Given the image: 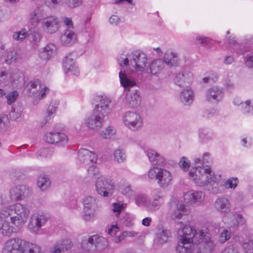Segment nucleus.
<instances>
[{
    "label": "nucleus",
    "mask_w": 253,
    "mask_h": 253,
    "mask_svg": "<svg viewBox=\"0 0 253 253\" xmlns=\"http://www.w3.org/2000/svg\"><path fill=\"white\" fill-rule=\"evenodd\" d=\"M76 55L75 53L68 54L63 61V68L65 73L78 76L80 70L75 62Z\"/></svg>",
    "instance_id": "nucleus-14"
},
{
    "label": "nucleus",
    "mask_w": 253,
    "mask_h": 253,
    "mask_svg": "<svg viewBox=\"0 0 253 253\" xmlns=\"http://www.w3.org/2000/svg\"><path fill=\"white\" fill-rule=\"evenodd\" d=\"M28 33L25 29H22L20 31L14 32L12 35L13 38L19 42L23 41L28 36Z\"/></svg>",
    "instance_id": "nucleus-43"
},
{
    "label": "nucleus",
    "mask_w": 253,
    "mask_h": 253,
    "mask_svg": "<svg viewBox=\"0 0 253 253\" xmlns=\"http://www.w3.org/2000/svg\"><path fill=\"white\" fill-rule=\"evenodd\" d=\"M177 225L180 228H182L183 235L181 241L186 242H193V239L198 235L201 239H203L206 235L202 230H200L198 233L197 232L196 229L190 225H186L183 227V223L179 222L177 223Z\"/></svg>",
    "instance_id": "nucleus-15"
},
{
    "label": "nucleus",
    "mask_w": 253,
    "mask_h": 253,
    "mask_svg": "<svg viewBox=\"0 0 253 253\" xmlns=\"http://www.w3.org/2000/svg\"><path fill=\"white\" fill-rule=\"evenodd\" d=\"M164 62L161 59H157L151 62L149 66V68L146 69L148 73L153 75H156L160 73L164 67Z\"/></svg>",
    "instance_id": "nucleus-31"
},
{
    "label": "nucleus",
    "mask_w": 253,
    "mask_h": 253,
    "mask_svg": "<svg viewBox=\"0 0 253 253\" xmlns=\"http://www.w3.org/2000/svg\"><path fill=\"white\" fill-rule=\"evenodd\" d=\"M115 188L114 182L110 177L101 175L95 183V189L97 193L104 197L111 196Z\"/></svg>",
    "instance_id": "nucleus-7"
},
{
    "label": "nucleus",
    "mask_w": 253,
    "mask_h": 253,
    "mask_svg": "<svg viewBox=\"0 0 253 253\" xmlns=\"http://www.w3.org/2000/svg\"><path fill=\"white\" fill-rule=\"evenodd\" d=\"M45 140L51 144H55L58 146H64L68 142V136L64 133L59 132H50L45 134Z\"/></svg>",
    "instance_id": "nucleus-17"
},
{
    "label": "nucleus",
    "mask_w": 253,
    "mask_h": 253,
    "mask_svg": "<svg viewBox=\"0 0 253 253\" xmlns=\"http://www.w3.org/2000/svg\"><path fill=\"white\" fill-rule=\"evenodd\" d=\"M179 56L175 52L167 51L165 54V62L170 67L176 66L179 62Z\"/></svg>",
    "instance_id": "nucleus-33"
},
{
    "label": "nucleus",
    "mask_w": 253,
    "mask_h": 253,
    "mask_svg": "<svg viewBox=\"0 0 253 253\" xmlns=\"http://www.w3.org/2000/svg\"><path fill=\"white\" fill-rule=\"evenodd\" d=\"M119 231V227L117 225H113L108 229V234L112 236L115 235Z\"/></svg>",
    "instance_id": "nucleus-64"
},
{
    "label": "nucleus",
    "mask_w": 253,
    "mask_h": 253,
    "mask_svg": "<svg viewBox=\"0 0 253 253\" xmlns=\"http://www.w3.org/2000/svg\"><path fill=\"white\" fill-rule=\"evenodd\" d=\"M153 200H150L148 210L150 211H155L158 210L164 203V199L161 192L158 190L153 191Z\"/></svg>",
    "instance_id": "nucleus-26"
},
{
    "label": "nucleus",
    "mask_w": 253,
    "mask_h": 253,
    "mask_svg": "<svg viewBox=\"0 0 253 253\" xmlns=\"http://www.w3.org/2000/svg\"><path fill=\"white\" fill-rule=\"evenodd\" d=\"M238 182V180L237 178H229L224 183V186L227 189H235Z\"/></svg>",
    "instance_id": "nucleus-47"
},
{
    "label": "nucleus",
    "mask_w": 253,
    "mask_h": 253,
    "mask_svg": "<svg viewBox=\"0 0 253 253\" xmlns=\"http://www.w3.org/2000/svg\"><path fill=\"white\" fill-rule=\"evenodd\" d=\"M156 236L157 243L159 244L163 245L171 238V232L163 226H159L157 229Z\"/></svg>",
    "instance_id": "nucleus-25"
},
{
    "label": "nucleus",
    "mask_w": 253,
    "mask_h": 253,
    "mask_svg": "<svg viewBox=\"0 0 253 253\" xmlns=\"http://www.w3.org/2000/svg\"><path fill=\"white\" fill-rule=\"evenodd\" d=\"M193 99L194 94L191 88L186 87L181 91L180 100L185 105H190L192 103Z\"/></svg>",
    "instance_id": "nucleus-28"
},
{
    "label": "nucleus",
    "mask_w": 253,
    "mask_h": 253,
    "mask_svg": "<svg viewBox=\"0 0 253 253\" xmlns=\"http://www.w3.org/2000/svg\"><path fill=\"white\" fill-rule=\"evenodd\" d=\"M123 121L125 126L132 130L139 129L143 125V120L141 116L133 111L126 112L123 116Z\"/></svg>",
    "instance_id": "nucleus-11"
},
{
    "label": "nucleus",
    "mask_w": 253,
    "mask_h": 253,
    "mask_svg": "<svg viewBox=\"0 0 253 253\" xmlns=\"http://www.w3.org/2000/svg\"><path fill=\"white\" fill-rule=\"evenodd\" d=\"M56 109L57 107L53 105H50L49 106L47 115L40 123V126L41 127H43L50 124L51 120L54 117V114L56 112Z\"/></svg>",
    "instance_id": "nucleus-35"
},
{
    "label": "nucleus",
    "mask_w": 253,
    "mask_h": 253,
    "mask_svg": "<svg viewBox=\"0 0 253 253\" xmlns=\"http://www.w3.org/2000/svg\"><path fill=\"white\" fill-rule=\"evenodd\" d=\"M185 75L182 73L178 74L175 77V82L179 86H182L183 83L185 82Z\"/></svg>",
    "instance_id": "nucleus-55"
},
{
    "label": "nucleus",
    "mask_w": 253,
    "mask_h": 253,
    "mask_svg": "<svg viewBox=\"0 0 253 253\" xmlns=\"http://www.w3.org/2000/svg\"><path fill=\"white\" fill-rule=\"evenodd\" d=\"M49 91V88L46 87L42 88L40 81L36 80L30 82L27 84L24 89L23 92L27 96L35 97L33 100V104L36 105L39 100L45 97Z\"/></svg>",
    "instance_id": "nucleus-6"
},
{
    "label": "nucleus",
    "mask_w": 253,
    "mask_h": 253,
    "mask_svg": "<svg viewBox=\"0 0 253 253\" xmlns=\"http://www.w3.org/2000/svg\"><path fill=\"white\" fill-rule=\"evenodd\" d=\"M196 40L199 41L201 44H203L208 47H210L211 44V40L207 37H197Z\"/></svg>",
    "instance_id": "nucleus-57"
},
{
    "label": "nucleus",
    "mask_w": 253,
    "mask_h": 253,
    "mask_svg": "<svg viewBox=\"0 0 253 253\" xmlns=\"http://www.w3.org/2000/svg\"><path fill=\"white\" fill-rule=\"evenodd\" d=\"M140 102L141 98L137 90H129L126 92V102L129 107L134 108L137 107Z\"/></svg>",
    "instance_id": "nucleus-24"
},
{
    "label": "nucleus",
    "mask_w": 253,
    "mask_h": 253,
    "mask_svg": "<svg viewBox=\"0 0 253 253\" xmlns=\"http://www.w3.org/2000/svg\"><path fill=\"white\" fill-rule=\"evenodd\" d=\"M60 1L58 0H45L46 5L49 7H54L58 4Z\"/></svg>",
    "instance_id": "nucleus-63"
},
{
    "label": "nucleus",
    "mask_w": 253,
    "mask_h": 253,
    "mask_svg": "<svg viewBox=\"0 0 253 253\" xmlns=\"http://www.w3.org/2000/svg\"><path fill=\"white\" fill-rule=\"evenodd\" d=\"M22 57L23 55L21 51L14 49L7 52L4 61L5 63L10 64L13 61L21 60Z\"/></svg>",
    "instance_id": "nucleus-32"
},
{
    "label": "nucleus",
    "mask_w": 253,
    "mask_h": 253,
    "mask_svg": "<svg viewBox=\"0 0 253 253\" xmlns=\"http://www.w3.org/2000/svg\"><path fill=\"white\" fill-rule=\"evenodd\" d=\"M77 40V35L71 29H66L61 34L60 43L65 46H70L73 45Z\"/></svg>",
    "instance_id": "nucleus-21"
},
{
    "label": "nucleus",
    "mask_w": 253,
    "mask_h": 253,
    "mask_svg": "<svg viewBox=\"0 0 253 253\" xmlns=\"http://www.w3.org/2000/svg\"><path fill=\"white\" fill-rule=\"evenodd\" d=\"M8 122V118L5 115H0V131L5 129Z\"/></svg>",
    "instance_id": "nucleus-56"
},
{
    "label": "nucleus",
    "mask_w": 253,
    "mask_h": 253,
    "mask_svg": "<svg viewBox=\"0 0 253 253\" xmlns=\"http://www.w3.org/2000/svg\"><path fill=\"white\" fill-rule=\"evenodd\" d=\"M150 199L145 194L138 195L135 199V203L140 206H143L148 210Z\"/></svg>",
    "instance_id": "nucleus-39"
},
{
    "label": "nucleus",
    "mask_w": 253,
    "mask_h": 253,
    "mask_svg": "<svg viewBox=\"0 0 253 253\" xmlns=\"http://www.w3.org/2000/svg\"><path fill=\"white\" fill-rule=\"evenodd\" d=\"M215 210L223 213H228L231 211V205L229 200L225 198H219L214 203Z\"/></svg>",
    "instance_id": "nucleus-23"
},
{
    "label": "nucleus",
    "mask_w": 253,
    "mask_h": 253,
    "mask_svg": "<svg viewBox=\"0 0 253 253\" xmlns=\"http://www.w3.org/2000/svg\"><path fill=\"white\" fill-rule=\"evenodd\" d=\"M184 198L185 201L189 204L199 206L204 201L205 194L200 191L192 190L186 192Z\"/></svg>",
    "instance_id": "nucleus-19"
},
{
    "label": "nucleus",
    "mask_w": 253,
    "mask_h": 253,
    "mask_svg": "<svg viewBox=\"0 0 253 253\" xmlns=\"http://www.w3.org/2000/svg\"><path fill=\"white\" fill-rule=\"evenodd\" d=\"M99 172V169L94 166L89 167L88 169V175L90 177L97 175Z\"/></svg>",
    "instance_id": "nucleus-59"
},
{
    "label": "nucleus",
    "mask_w": 253,
    "mask_h": 253,
    "mask_svg": "<svg viewBox=\"0 0 253 253\" xmlns=\"http://www.w3.org/2000/svg\"><path fill=\"white\" fill-rule=\"evenodd\" d=\"M82 0H65L66 4L70 7L75 8L82 4Z\"/></svg>",
    "instance_id": "nucleus-54"
},
{
    "label": "nucleus",
    "mask_w": 253,
    "mask_h": 253,
    "mask_svg": "<svg viewBox=\"0 0 253 253\" xmlns=\"http://www.w3.org/2000/svg\"><path fill=\"white\" fill-rule=\"evenodd\" d=\"M230 233L227 230H224L219 236V242L221 243L225 242L230 238Z\"/></svg>",
    "instance_id": "nucleus-51"
},
{
    "label": "nucleus",
    "mask_w": 253,
    "mask_h": 253,
    "mask_svg": "<svg viewBox=\"0 0 253 253\" xmlns=\"http://www.w3.org/2000/svg\"><path fill=\"white\" fill-rule=\"evenodd\" d=\"M56 46L52 43L47 44L41 52L40 57L44 60H49L55 53Z\"/></svg>",
    "instance_id": "nucleus-34"
},
{
    "label": "nucleus",
    "mask_w": 253,
    "mask_h": 253,
    "mask_svg": "<svg viewBox=\"0 0 253 253\" xmlns=\"http://www.w3.org/2000/svg\"><path fill=\"white\" fill-rule=\"evenodd\" d=\"M40 247L20 238H13L4 243L2 253H40Z\"/></svg>",
    "instance_id": "nucleus-3"
},
{
    "label": "nucleus",
    "mask_w": 253,
    "mask_h": 253,
    "mask_svg": "<svg viewBox=\"0 0 253 253\" xmlns=\"http://www.w3.org/2000/svg\"><path fill=\"white\" fill-rule=\"evenodd\" d=\"M0 78L1 79L0 81L10 83H13L16 80L14 75H12L11 73L5 71L0 72Z\"/></svg>",
    "instance_id": "nucleus-42"
},
{
    "label": "nucleus",
    "mask_w": 253,
    "mask_h": 253,
    "mask_svg": "<svg viewBox=\"0 0 253 253\" xmlns=\"http://www.w3.org/2000/svg\"><path fill=\"white\" fill-rule=\"evenodd\" d=\"M233 219L229 225L231 227H237L239 225H243L246 223V219L243 217V215L237 212L233 213Z\"/></svg>",
    "instance_id": "nucleus-38"
},
{
    "label": "nucleus",
    "mask_w": 253,
    "mask_h": 253,
    "mask_svg": "<svg viewBox=\"0 0 253 253\" xmlns=\"http://www.w3.org/2000/svg\"><path fill=\"white\" fill-rule=\"evenodd\" d=\"M132 53L127 54H121L117 57L119 64L121 67L129 66L130 67V58H131Z\"/></svg>",
    "instance_id": "nucleus-40"
},
{
    "label": "nucleus",
    "mask_w": 253,
    "mask_h": 253,
    "mask_svg": "<svg viewBox=\"0 0 253 253\" xmlns=\"http://www.w3.org/2000/svg\"><path fill=\"white\" fill-rule=\"evenodd\" d=\"M51 184L49 178L45 175H41L37 179L38 186L42 191L47 189Z\"/></svg>",
    "instance_id": "nucleus-37"
},
{
    "label": "nucleus",
    "mask_w": 253,
    "mask_h": 253,
    "mask_svg": "<svg viewBox=\"0 0 253 253\" xmlns=\"http://www.w3.org/2000/svg\"><path fill=\"white\" fill-rule=\"evenodd\" d=\"M224 96V90L218 86H213L206 92L207 100L210 102L217 103L220 101Z\"/></svg>",
    "instance_id": "nucleus-18"
},
{
    "label": "nucleus",
    "mask_w": 253,
    "mask_h": 253,
    "mask_svg": "<svg viewBox=\"0 0 253 253\" xmlns=\"http://www.w3.org/2000/svg\"><path fill=\"white\" fill-rule=\"evenodd\" d=\"M188 174L190 179L199 186H204L211 181H214V175L209 168L198 166L192 168Z\"/></svg>",
    "instance_id": "nucleus-4"
},
{
    "label": "nucleus",
    "mask_w": 253,
    "mask_h": 253,
    "mask_svg": "<svg viewBox=\"0 0 253 253\" xmlns=\"http://www.w3.org/2000/svg\"><path fill=\"white\" fill-rule=\"evenodd\" d=\"M21 115V111L18 109H14L12 110L10 114V117L15 121L17 120L20 118Z\"/></svg>",
    "instance_id": "nucleus-58"
},
{
    "label": "nucleus",
    "mask_w": 253,
    "mask_h": 253,
    "mask_svg": "<svg viewBox=\"0 0 253 253\" xmlns=\"http://www.w3.org/2000/svg\"><path fill=\"white\" fill-rule=\"evenodd\" d=\"M147 63V58L144 53L138 51L132 52V57L130 58V67L134 68L135 71H144Z\"/></svg>",
    "instance_id": "nucleus-13"
},
{
    "label": "nucleus",
    "mask_w": 253,
    "mask_h": 253,
    "mask_svg": "<svg viewBox=\"0 0 253 253\" xmlns=\"http://www.w3.org/2000/svg\"><path fill=\"white\" fill-rule=\"evenodd\" d=\"M48 219L47 215L42 212L34 213L30 217L28 228L30 232L38 234L39 230L46 223Z\"/></svg>",
    "instance_id": "nucleus-12"
},
{
    "label": "nucleus",
    "mask_w": 253,
    "mask_h": 253,
    "mask_svg": "<svg viewBox=\"0 0 253 253\" xmlns=\"http://www.w3.org/2000/svg\"><path fill=\"white\" fill-rule=\"evenodd\" d=\"M30 213L28 207L21 203L3 207L0 210V234L9 237L18 233L26 223Z\"/></svg>",
    "instance_id": "nucleus-1"
},
{
    "label": "nucleus",
    "mask_w": 253,
    "mask_h": 253,
    "mask_svg": "<svg viewBox=\"0 0 253 253\" xmlns=\"http://www.w3.org/2000/svg\"><path fill=\"white\" fill-rule=\"evenodd\" d=\"M116 132V129L113 126H108L101 132V135L104 138H110Z\"/></svg>",
    "instance_id": "nucleus-44"
},
{
    "label": "nucleus",
    "mask_w": 253,
    "mask_h": 253,
    "mask_svg": "<svg viewBox=\"0 0 253 253\" xmlns=\"http://www.w3.org/2000/svg\"><path fill=\"white\" fill-rule=\"evenodd\" d=\"M72 243L70 240L65 239L57 242L51 249L53 253H60L68 250L71 247Z\"/></svg>",
    "instance_id": "nucleus-27"
},
{
    "label": "nucleus",
    "mask_w": 253,
    "mask_h": 253,
    "mask_svg": "<svg viewBox=\"0 0 253 253\" xmlns=\"http://www.w3.org/2000/svg\"><path fill=\"white\" fill-rule=\"evenodd\" d=\"M114 160L118 163H124L126 159V155L123 149H116L113 154Z\"/></svg>",
    "instance_id": "nucleus-41"
},
{
    "label": "nucleus",
    "mask_w": 253,
    "mask_h": 253,
    "mask_svg": "<svg viewBox=\"0 0 253 253\" xmlns=\"http://www.w3.org/2000/svg\"><path fill=\"white\" fill-rule=\"evenodd\" d=\"M63 23L67 27V29H71L73 28V24L71 18H64Z\"/></svg>",
    "instance_id": "nucleus-61"
},
{
    "label": "nucleus",
    "mask_w": 253,
    "mask_h": 253,
    "mask_svg": "<svg viewBox=\"0 0 253 253\" xmlns=\"http://www.w3.org/2000/svg\"><path fill=\"white\" fill-rule=\"evenodd\" d=\"M120 191L124 195L128 197L132 196L134 192L131 189L129 185H122L120 186Z\"/></svg>",
    "instance_id": "nucleus-46"
},
{
    "label": "nucleus",
    "mask_w": 253,
    "mask_h": 253,
    "mask_svg": "<svg viewBox=\"0 0 253 253\" xmlns=\"http://www.w3.org/2000/svg\"><path fill=\"white\" fill-rule=\"evenodd\" d=\"M242 247L246 253H253V240H249L242 244Z\"/></svg>",
    "instance_id": "nucleus-50"
},
{
    "label": "nucleus",
    "mask_w": 253,
    "mask_h": 253,
    "mask_svg": "<svg viewBox=\"0 0 253 253\" xmlns=\"http://www.w3.org/2000/svg\"><path fill=\"white\" fill-rule=\"evenodd\" d=\"M44 18L42 11L38 7L35 8L29 15L30 22L34 26H36L41 21L42 22Z\"/></svg>",
    "instance_id": "nucleus-30"
},
{
    "label": "nucleus",
    "mask_w": 253,
    "mask_h": 253,
    "mask_svg": "<svg viewBox=\"0 0 253 253\" xmlns=\"http://www.w3.org/2000/svg\"><path fill=\"white\" fill-rule=\"evenodd\" d=\"M79 161L85 164L95 163L97 160V156L95 153L86 149H81L78 152Z\"/></svg>",
    "instance_id": "nucleus-20"
},
{
    "label": "nucleus",
    "mask_w": 253,
    "mask_h": 253,
    "mask_svg": "<svg viewBox=\"0 0 253 253\" xmlns=\"http://www.w3.org/2000/svg\"><path fill=\"white\" fill-rule=\"evenodd\" d=\"M113 211L114 212H117L116 215L118 216L122 210L125 208L126 205L124 204L113 203Z\"/></svg>",
    "instance_id": "nucleus-53"
},
{
    "label": "nucleus",
    "mask_w": 253,
    "mask_h": 253,
    "mask_svg": "<svg viewBox=\"0 0 253 253\" xmlns=\"http://www.w3.org/2000/svg\"><path fill=\"white\" fill-rule=\"evenodd\" d=\"M194 248V244L191 242H183L177 246V253H191Z\"/></svg>",
    "instance_id": "nucleus-36"
},
{
    "label": "nucleus",
    "mask_w": 253,
    "mask_h": 253,
    "mask_svg": "<svg viewBox=\"0 0 253 253\" xmlns=\"http://www.w3.org/2000/svg\"><path fill=\"white\" fill-rule=\"evenodd\" d=\"M148 176L157 180V184L161 188H166L171 184L173 176L168 169L158 167L151 168L148 172Z\"/></svg>",
    "instance_id": "nucleus-5"
},
{
    "label": "nucleus",
    "mask_w": 253,
    "mask_h": 253,
    "mask_svg": "<svg viewBox=\"0 0 253 253\" xmlns=\"http://www.w3.org/2000/svg\"><path fill=\"white\" fill-rule=\"evenodd\" d=\"M220 253H239L238 250L233 246H230L225 248Z\"/></svg>",
    "instance_id": "nucleus-62"
},
{
    "label": "nucleus",
    "mask_w": 253,
    "mask_h": 253,
    "mask_svg": "<svg viewBox=\"0 0 253 253\" xmlns=\"http://www.w3.org/2000/svg\"><path fill=\"white\" fill-rule=\"evenodd\" d=\"M111 100L106 96H100L92 112L85 119V124L89 129L97 131L101 128L104 117L109 115L112 109L110 106Z\"/></svg>",
    "instance_id": "nucleus-2"
},
{
    "label": "nucleus",
    "mask_w": 253,
    "mask_h": 253,
    "mask_svg": "<svg viewBox=\"0 0 253 253\" xmlns=\"http://www.w3.org/2000/svg\"><path fill=\"white\" fill-rule=\"evenodd\" d=\"M179 165L183 170L187 171L191 166V163L186 157H183L181 158Z\"/></svg>",
    "instance_id": "nucleus-48"
},
{
    "label": "nucleus",
    "mask_w": 253,
    "mask_h": 253,
    "mask_svg": "<svg viewBox=\"0 0 253 253\" xmlns=\"http://www.w3.org/2000/svg\"><path fill=\"white\" fill-rule=\"evenodd\" d=\"M145 153L150 162L153 165L162 166L166 163L165 158L153 149H148L145 151Z\"/></svg>",
    "instance_id": "nucleus-22"
},
{
    "label": "nucleus",
    "mask_w": 253,
    "mask_h": 253,
    "mask_svg": "<svg viewBox=\"0 0 253 253\" xmlns=\"http://www.w3.org/2000/svg\"><path fill=\"white\" fill-rule=\"evenodd\" d=\"M204 247L208 253H211L215 248V244L212 240H208L205 242Z\"/></svg>",
    "instance_id": "nucleus-52"
},
{
    "label": "nucleus",
    "mask_w": 253,
    "mask_h": 253,
    "mask_svg": "<svg viewBox=\"0 0 253 253\" xmlns=\"http://www.w3.org/2000/svg\"><path fill=\"white\" fill-rule=\"evenodd\" d=\"M119 78L121 85L126 89L133 87L136 84L133 78L126 75L125 73H123L122 71L119 72Z\"/></svg>",
    "instance_id": "nucleus-29"
},
{
    "label": "nucleus",
    "mask_w": 253,
    "mask_h": 253,
    "mask_svg": "<svg viewBox=\"0 0 253 253\" xmlns=\"http://www.w3.org/2000/svg\"><path fill=\"white\" fill-rule=\"evenodd\" d=\"M108 246L107 240L97 235L89 237L82 243L83 248L88 251H100Z\"/></svg>",
    "instance_id": "nucleus-8"
},
{
    "label": "nucleus",
    "mask_w": 253,
    "mask_h": 253,
    "mask_svg": "<svg viewBox=\"0 0 253 253\" xmlns=\"http://www.w3.org/2000/svg\"><path fill=\"white\" fill-rule=\"evenodd\" d=\"M42 29L48 34L56 32L59 28V20L55 16H49L44 17L41 23Z\"/></svg>",
    "instance_id": "nucleus-16"
},
{
    "label": "nucleus",
    "mask_w": 253,
    "mask_h": 253,
    "mask_svg": "<svg viewBox=\"0 0 253 253\" xmlns=\"http://www.w3.org/2000/svg\"><path fill=\"white\" fill-rule=\"evenodd\" d=\"M109 22L112 25H117L121 22V20L118 16L113 15L109 18Z\"/></svg>",
    "instance_id": "nucleus-60"
},
{
    "label": "nucleus",
    "mask_w": 253,
    "mask_h": 253,
    "mask_svg": "<svg viewBox=\"0 0 253 253\" xmlns=\"http://www.w3.org/2000/svg\"><path fill=\"white\" fill-rule=\"evenodd\" d=\"M19 94L17 91H13L9 92L6 96L7 104L10 105L14 102L17 98Z\"/></svg>",
    "instance_id": "nucleus-49"
},
{
    "label": "nucleus",
    "mask_w": 253,
    "mask_h": 253,
    "mask_svg": "<svg viewBox=\"0 0 253 253\" xmlns=\"http://www.w3.org/2000/svg\"><path fill=\"white\" fill-rule=\"evenodd\" d=\"M242 108L244 113H253V100H247L242 105Z\"/></svg>",
    "instance_id": "nucleus-45"
},
{
    "label": "nucleus",
    "mask_w": 253,
    "mask_h": 253,
    "mask_svg": "<svg viewBox=\"0 0 253 253\" xmlns=\"http://www.w3.org/2000/svg\"><path fill=\"white\" fill-rule=\"evenodd\" d=\"M84 205L83 218L85 221H89L93 218L96 214L98 206V200L95 197L88 196L83 200Z\"/></svg>",
    "instance_id": "nucleus-10"
},
{
    "label": "nucleus",
    "mask_w": 253,
    "mask_h": 253,
    "mask_svg": "<svg viewBox=\"0 0 253 253\" xmlns=\"http://www.w3.org/2000/svg\"><path fill=\"white\" fill-rule=\"evenodd\" d=\"M31 193V188L27 185H19L12 188L9 191V200L6 199L4 195L1 196V203L5 204L11 201H19L29 196Z\"/></svg>",
    "instance_id": "nucleus-9"
}]
</instances>
